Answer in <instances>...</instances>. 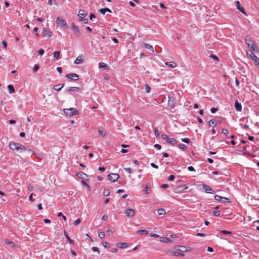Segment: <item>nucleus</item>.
I'll return each instance as SVG.
<instances>
[{"label": "nucleus", "mask_w": 259, "mask_h": 259, "mask_svg": "<svg viewBox=\"0 0 259 259\" xmlns=\"http://www.w3.org/2000/svg\"><path fill=\"white\" fill-rule=\"evenodd\" d=\"M64 86V84H59L54 86V89L56 91H60Z\"/></svg>", "instance_id": "20"}, {"label": "nucleus", "mask_w": 259, "mask_h": 259, "mask_svg": "<svg viewBox=\"0 0 259 259\" xmlns=\"http://www.w3.org/2000/svg\"><path fill=\"white\" fill-rule=\"evenodd\" d=\"M124 169L128 173H132L133 172V171L132 170V168H124Z\"/></svg>", "instance_id": "58"}, {"label": "nucleus", "mask_w": 259, "mask_h": 259, "mask_svg": "<svg viewBox=\"0 0 259 259\" xmlns=\"http://www.w3.org/2000/svg\"><path fill=\"white\" fill-rule=\"evenodd\" d=\"M167 66H168L169 67L174 68L177 66V64L174 62H167L165 63Z\"/></svg>", "instance_id": "26"}, {"label": "nucleus", "mask_w": 259, "mask_h": 259, "mask_svg": "<svg viewBox=\"0 0 259 259\" xmlns=\"http://www.w3.org/2000/svg\"><path fill=\"white\" fill-rule=\"evenodd\" d=\"M71 28L74 31V35L76 37H78L81 35L80 31L78 26H76L74 23H72Z\"/></svg>", "instance_id": "4"}, {"label": "nucleus", "mask_w": 259, "mask_h": 259, "mask_svg": "<svg viewBox=\"0 0 259 259\" xmlns=\"http://www.w3.org/2000/svg\"><path fill=\"white\" fill-rule=\"evenodd\" d=\"M56 22L60 24L61 26L67 27V24L66 21L64 19H61L59 17L56 18Z\"/></svg>", "instance_id": "11"}, {"label": "nucleus", "mask_w": 259, "mask_h": 259, "mask_svg": "<svg viewBox=\"0 0 259 259\" xmlns=\"http://www.w3.org/2000/svg\"><path fill=\"white\" fill-rule=\"evenodd\" d=\"M188 187L186 185H181L175 187L174 189V191L176 193H179L182 192L184 190L187 189Z\"/></svg>", "instance_id": "7"}, {"label": "nucleus", "mask_w": 259, "mask_h": 259, "mask_svg": "<svg viewBox=\"0 0 259 259\" xmlns=\"http://www.w3.org/2000/svg\"><path fill=\"white\" fill-rule=\"evenodd\" d=\"M8 88L10 94H13L15 92V89L13 85H12V84L8 85Z\"/></svg>", "instance_id": "28"}, {"label": "nucleus", "mask_w": 259, "mask_h": 259, "mask_svg": "<svg viewBox=\"0 0 259 259\" xmlns=\"http://www.w3.org/2000/svg\"><path fill=\"white\" fill-rule=\"evenodd\" d=\"M175 248L182 252H186V251H189L191 250V249L189 247L187 248L185 246H175Z\"/></svg>", "instance_id": "9"}, {"label": "nucleus", "mask_w": 259, "mask_h": 259, "mask_svg": "<svg viewBox=\"0 0 259 259\" xmlns=\"http://www.w3.org/2000/svg\"><path fill=\"white\" fill-rule=\"evenodd\" d=\"M145 90L147 93H149L151 91V88L148 84H145Z\"/></svg>", "instance_id": "49"}, {"label": "nucleus", "mask_w": 259, "mask_h": 259, "mask_svg": "<svg viewBox=\"0 0 259 259\" xmlns=\"http://www.w3.org/2000/svg\"><path fill=\"white\" fill-rule=\"evenodd\" d=\"M143 46L144 47H145L146 48L150 50H151L152 52H154L153 48L152 46H151L148 44H146V43H143Z\"/></svg>", "instance_id": "27"}, {"label": "nucleus", "mask_w": 259, "mask_h": 259, "mask_svg": "<svg viewBox=\"0 0 259 259\" xmlns=\"http://www.w3.org/2000/svg\"><path fill=\"white\" fill-rule=\"evenodd\" d=\"M220 211L219 210H214L213 214L215 217H218L220 215Z\"/></svg>", "instance_id": "46"}, {"label": "nucleus", "mask_w": 259, "mask_h": 259, "mask_svg": "<svg viewBox=\"0 0 259 259\" xmlns=\"http://www.w3.org/2000/svg\"><path fill=\"white\" fill-rule=\"evenodd\" d=\"M151 188L147 185L145 187V193L147 194H149L151 192Z\"/></svg>", "instance_id": "36"}, {"label": "nucleus", "mask_w": 259, "mask_h": 259, "mask_svg": "<svg viewBox=\"0 0 259 259\" xmlns=\"http://www.w3.org/2000/svg\"><path fill=\"white\" fill-rule=\"evenodd\" d=\"M99 11H100V12L101 14H102L103 15H104L106 12H110V13L111 12V10L109 9V8H105L101 9L99 10Z\"/></svg>", "instance_id": "25"}, {"label": "nucleus", "mask_w": 259, "mask_h": 259, "mask_svg": "<svg viewBox=\"0 0 259 259\" xmlns=\"http://www.w3.org/2000/svg\"><path fill=\"white\" fill-rule=\"evenodd\" d=\"M252 60L255 62L256 66L259 68V59L255 55H253L252 56Z\"/></svg>", "instance_id": "21"}, {"label": "nucleus", "mask_w": 259, "mask_h": 259, "mask_svg": "<svg viewBox=\"0 0 259 259\" xmlns=\"http://www.w3.org/2000/svg\"><path fill=\"white\" fill-rule=\"evenodd\" d=\"M175 178V176L174 175H170L168 177V180L170 181H172L173 180H174Z\"/></svg>", "instance_id": "56"}, {"label": "nucleus", "mask_w": 259, "mask_h": 259, "mask_svg": "<svg viewBox=\"0 0 259 259\" xmlns=\"http://www.w3.org/2000/svg\"><path fill=\"white\" fill-rule=\"evenodd\" d=\"M66 77L76 81L79 79V76L76 73H70L66 75Z\"/></svg>", "instance_id": "10"}, {"label": "nucleus", "mask_w": 259, "mask_h": 259, "mask_svg": "<svg viewBox=\"0 0 259 259\" xmlns=\"http://www.w3.org/2000/svg\"><path fill=\"white\" fill-rule=\"evenodd\" d=\"M5 243L7 245L11 246H14V243L12 242L9 241L8 240H5Z\"/></svg>", "instance_id": "45"}, {"label": "nucleus", "mask_w": 259, "mask_h": 259, "mask_svg": "<svg viewBox=\"0 0 259 259\" xmlns=\"http://www.w3.org/2000/svg\"><path fill=\"white\" fill-rule=\"evenodd\" d=\"M79 90H80V89L78 87H69V88H68L66 90V91L67 92H69V91L78 92V91H79Z\"/></svg>", "instance_id": "23"}, {"label": "nucleus", "mask_w": 259, "mask_h": 259, "mask_svg": "<svg viewBox=\"0 0 259 259\" xmlns=\"http://www.w3.org/2000/svg\"><path fill=\"white\" fill-rule=\"evenodd\" d=\"M167 143L172 146L175 145L177 143V141L174 138H170L167 140Z\"/></svg>", "instance_id": "19"}, {"label": "nucleus", "mask_w": 259, "mask_h": 259, "mask_svg": "<svg viewBox=\"0 0 259 259\" xmlns=\"http://www.w3.org/2000/svg\"><path fill=\"white\" fill-rule=\"evenodd\" d=\"M214 199L217 201H220L222 203H231V201L228 198L222 197L218 195H216L214 196Z\"/></svg>", "instance_id": "5"}, {"label": "nucleus", "mask_w": 259, "mask_h": 259, "mask_svg": "<svg viewBox=\"0 0 259 259\" xmlns=\"http://www.w3.org/2000/svg\"><path fill=\"white\" fill-rule=\"evenodd\" d=\"M103 245L105 248H108V247H109V246H110L108 242H105V241L103 242Z\"/></svg>", "instance_id": "52"}, {"label": "nucleus", "mask_w": 259, "mask_h": 259, "mask_svg": "<svg viewBox=\"0 0 259 259\" xmlns=\"http://www.w3.org/2000/svg\"><path fill=\"white\" fill-rule=\"evenodd\" d=\"M64 113L69 116H71L74 115H78L79 114L78 111L74 108H71L69 109H65L64 110Z\"/></svg>", "instance_id": "3"}, {"label": "nucleus", "mask_w": 259, "mask_h": 259, "mask_svg": "<svg viewBox=\"0 0 259 259\" xmlns=\"http://www.w3.org/2000/svg\"><path fill=\"white\" fill-rule=\"evenodd\" d=\"M137 234L140 235H146L148 234V231L146 230H139L136 232Z\"/></svg>", "instance_id": "24"}, {"label": "nucleus", "mask_w": 259, "mask_h": 259, "mask_svg": "<svg viewBox=\"0 0 259 259\" xmlns=\"http://www.w3.org/2000/svg\"><path fill=\"white\" fill-rule=\"evenodd\" d=\"M168 252L172 255L178 256V252L175 251L173 250H169Z\"/></svg>", "instance_id": "43"}, {"label": "nucleus", "mask_w": 259, "mask_h": 259, "mask_svg": "<svg viewBox=\"0 0 259 259\" xmlns=\"http://www.w3.org/2000/svg\"><path fill=\"white\" fill-rule=\"evenodd\" d=\"M52 32L47 28H44L42 30V34L44 36L46 37L48 36L50 37L52 35Z\"/></svg>", "instance_id": "12"}, {"label": "nucleus", "mask_w": 259, "mask_h": 259, "mask_svg": "<svg viewBox=\"0 0 259 259\" xmlns=\"http://www.w3.org/2000/svg\"><path fill=\"white\" fill-rule=\"evenodd\" d=\"M78 16L81 18H83L87 16V13L84 10H80L78 13Z\"/></svg>", "instance_id": "22"}, {"label": "nucleus", "mask_w": 259, "mask_h": 259, "mask_svg": "<svg viewBox=\"0 0 259 259\" xmlns=\"http://www.w3.org/2000/svg\"><path fill=\"white\" fill-rule=\"evenodd\" d=\"M92 250L94 252H98V254L100 253L98 247H93L92 248Z\"/></svg>", "instance_id": "51"}, {"label": "nucleus", "mask_w": 259, "mask_h": 259, "mask_svg": "<svg viewBox=\"0 0 259 259\" xmlns=\"http://www.w3.org/2000/svg\"><path fill=\"white\" fill-rule=\"evenodd\" d=\"M154 134H155V136H156V137L158 138L159 137V131H158L157 128H155L154 129Z\"/></svg>", "instance_id": "48"}, {"label": "nucleus", "mask_w": 259, "mask_h": 259, "mask_svg": "<svg viewBox=\"0 0 259 259\" xmlns=\"http://www.w3.org/2000/svg\"><path fill=\"white\" fill-rule=\"evenodd\" d=\"M98 236L100 238L103 239L105 237V234L104 232H99L98 233Z\"/></svg>", "instance_id": "39"}, {"label": "nucleus", "mask_w": 259, "mask_h": 259, "mask_svg": "<svg viewBox=\"0 0 259 259\" xmlns=\"http://www.w3.org/2000/svg\"><path fill=\"white\" fill-rule=\"evenodd\" d=\"M39 68V65L38 64H35L33 68L34 72H36Z\"/></svg>", "instance_id": "40"}, {"label": "nucleus", "mask_w": 259, "mask_h": 259, "mask_svg": "<svg viewBox=\"0 0 259 259\" xmlns=\"http://www.w3.org/2000/svg\"><path fill=\"white\" fill-rule=\"evenodd\" d=\"M222 133L225 135V136H227L228 134V132L227 131V130L226 129H225V128H223L222 130Z\"/></svg>", "instance_id": "50"}, {"label": "nucleus", "mask_w": 259, "mask_h": 259, "mask_svg": "<svg viewBox=\"0 0 259 259\" xmlns=\"http://www.w3.org/2000/svg\"><path fill=\"white\" fill-rule=\"evenodd\" d=\"M107 67V64L103 63V62H100L99 63V67L101 68H105Z\"/></svg>", "instance_id": "41"}, {"label": "nucleus", "mask_w": 259, "mask_h": 259, "mask_svg": "<svg viewBox=\"0 0 259 259\" xmlns=\"http://www.w3.org/2000/svg\"><path fill=\"white\" fill-rule=\"evenodd\" d=\"M60 51L55 52L53 53V57H54V58L56 60H58L59 59V58H60Z\"/></svg>", "instance_id": "29"}, {"label": "nucleus", "mask_w": 259, "mask_h": 259, "mask_svg": "<svg viewBox=\"0 0 259 259\" xmlns=\"http://www.w3.org/2000/svg\"><path fill=\"white\" fill-rule=\"evenodd\" d=\"M246 55H247L248 58H251V59L252 60V56H253V55H254V54L252 51H247Z\"/></svg>", "instance_id": "32"}, {"label": "nucleus", "mask_w": 259, "mask_h": 259, "mask_svg": "<svg viewBox=\"0 0 259 259\" xmlns=\"http://www.w3.org/2000/svg\"><path fill=\"white\" fill-rule=\"evenodd\" d=\"M84 61V57L82 55H79L74 61V63L76 64H79L83 63Z\"/></svg>", "instance_id": "13"}, {"label": "nucleus", "mask_w": 259, "mask_h": 259, "mask_svg": "<svg viewBox=\"0 0 259 259\" xmlns=\"http://www.w3.org/2000/svg\"><path fill=\"white\" fill-rule=\"evenodd\" d=\"M209 125H213V127H215L217 125V122L213 119H211L208 122Z\"/></svg>", "instance_id": "34"}, {"label": "nucleus", "mask_w": 259, "mask_h": 259, "mask_svg": "<svg viewBox=\"0 0 259 259\" xmlns=\"http://www.w3.org/2000/svg\"><path fill=\"white\" fill-rule=\"evenodd\" d=\"M9 147L11 149L16 151H21L22 152L26 151L25 147L20 144L11 142L9 143Z\"/></svg>", "instance_id": "1"}, {"label": "nucleus", "mask_w": 259, "mask_h": 259, "mask_svg": "<svg viewBox=\"0 0 259 259\" xmlns=\"http://www.w3.org/2000/svg\"><path fill=\"white\" fill-rule=\"evenodd\" d=\"M161 242L166 243V242H170L171 240L167 237H163L161 238Z\"/></svg>", "instance_id": "30"}, {"label": "nucleus", "mask_w": 259, "mask_h": 259, "mask_svg": "<svg viewBox=\"0 0 259 259\" xmlns=\"http://www.w3.org/2000/svg\"><path fill=\"white\" fill-rule=\"evenodd\" d=\"M245 43L248 48H251L254 51H258V47L255 44L254 41L250 38H246Z\"/></svg>", "instance_id": "2"}, {"label": "nucleus", "mask_w": 259, "mask_h": 259, "mask_svg": "<svg viewBox=\"0 0 259 259\" xmlns=\"http://www.w3.org/2000/svg\"><path fill=\"white\" fill-rule=\"evenodd\" d=\"M96 17L95 15L93 13H91L90 15V19L92 20L93 18Z\"/></svg>", "instance_id": "62"}, {"label": "nucleus", "mask_w": 259, "mask_h": 259, "mask_svg": "<svg viewBox=\"0 0 259 259\" xmlns=\"http://www.w3.org/2000/svg\"><path fill=\"white\" fill-rule=\"evenodd\" d=\"M110 190L107 189H105L104 190V192H103V194L106 196H108L110 195Z\"/></svg>", "instance_id": "38"}, {"label": "nucleus", "mask_w": 259, "mask_h": 259, "mask_svg": "<svg viewBox=\"0 0 259 259\" xmlns=\"http://www.w3.org/2000/svg\"><path fill=\"white\" fill-rule=\"evenodd\" d=\"M182 141L185 143L189 144L190 143V139L187 138L182 139Z\"/></svg>", "instance_id": "47"}, {"label": "nucleus", "mask_w": 259, "mask_h": 259, "mask_svg": "<svg viewBox=\"0 0 259 259\" xmlns=\"http://www.w3.org/2000/svg\"><path fill=\"white\" fill-rule=\"evenodd\" d=\"M81 222V220L79 219H77L75 222L74 224L75 226H77L79 224H80Z\"/></svg>", "instance_id": "59"}, {"label": "nucleus", "mask_w": 259, "mask_h": 259, "mask_svg": "<svg viewBox=\"0 0 259 259\" xmlns=\"http://www.w3.org/2000/svg\"><path fill=\"white\" fill-rule=\"evenodd\" d=\"M117 247L120 248H124L128 246V243H118L116 245Z\"/></svg>", "instance_id": "18"}, {"label": "nucleus", "mask_w": 259, "mask_h": 259, "mask_svg": "<svg viewBox=\"0 0 259 259\" xmlns=\"http://www.w3.org/2000/svg\"><path fill=\"white\" fill-rule=\"evenodd\" d=\"M76 176L82 180H85V178L88 177L82 171L77 172Z\"/></svg>", "instance_id": "17"}, {"label": "nucleus", "mask_w": 259, "mask_h": 259, "mask_svg": "<svg viewBox=\"0 0 259 259\" xmlns=\"http://www.w3.org/2000/svg\"><path fill=\"white\" fill-rule=\"evenodd\" d=\"M64 235L65 236V237H66V238L67 239V240L69 243H74L73 240H72L71 239H70V238L69 237L68 235L66 233V231H64Z\"/></svg>", "instance_id": "31"}, {"label": "nucleus", "mask_w": 259, "mask_h": 259, "mask_svg": "<svg viewBox=\"0 0 259 259\" xmlns=\"http://www.w3.org/2000/svg\"><path fill=\"white\" fill-rule=\"evenodd\" d=\"M220 233H222L224 235H231L232 234V232L226 230H221Z\"/></svg>", "instance_id": "35"}, {"label": "nucleus", "mask_w": 259, "mask_h": 259, "mask_svg": "<svg viewBox=\"0 0 259 259\" xmlns=\"http://www.w3.org/2000/svg\"><path fill=\"white\" fill-rule=\"evenodd\" d=\"M154 147L157 149L158 150H160L161 149V146L159 144H156L154 145Z\"/></svg>", "instance_id": "55"}, {"label": "nucleus", "mask_w": 259, "mask_h": 259, "mask_svg": "<svg viewBox=\"0 0 259 259\" xmlns=\"http://www.w3.org/2000/svg\"><path fill=\"white\" fill-rule=\"evenodd\" d=\"M203 187L204 189L205 192L206 193L211 194H213L214 193V191L208 185L206 184H203Z\"/></svg>", "instance_id": "14"}, {"label": "nucleus", "mask_w": 259, "mask_h": 259, "mask_svg": "<svg viewBox=\"0 0 259 259\" xmlns=\"http://www.w3.org/2000/svg\"><path fill=\"white\" fill-rule=\"evenodd\" d=\"M126 216L128 218H132L135 215V211L133 209L127 208L125 210Z\"/></svg>", "instance_id": "8"}, {"label": "nucleus", "mask_w": 259, "mask_h": 259, "mask_svg": "<svg viewBox=\"0 0 259 259\" xmlns=\"http://www.w3.org/2000/svg\"><path fill=\"white\" fill-rule=\"evenodd\" d=\"M33 189V187L32 185L31 184H28V190L29 191H32Z\"/></svg>", "instance_id": "57"}, {"label": "nucleus", "mask_w": 259, "mask_h": 259, "mask_svg": "<svg viewBox=\"0 0 259 259\" xmlns=\"http://www.w3.org/2000/svg\"><path fill=\"white\" fill-rule=\"evenodd\" d=\"M178 147L179 148L183 150H185L187 149V146L183 144H180L178 145Z\"/></svg>", "instance_id": "37"}, {"label": "nucleus", "mask_w": 259, "mask_h": 259, "mask_svg": "<svg viewBox=\"0 0 259 259\" xmlns=\"http://www.w3.org/2000/svg\"><path fill=\"white\" fill-rule=\"evenodd\" d=\"M81 183L83 186H86L88 188H90L89 185L83 180L81 181Z\"/></svg>", "instance_id": "53"}, {"label": "nucleus", "mask_w": 259, "mask_h": 259, "mask_svg": "<svg viewBox=\"0 0 259 259\" xmlns=\"http://www.w3.org/2000/svg\"><path fill=\"white\" fill-rule=\"evenodd\" d=\"M98 133L101 135H102L103 136H105L106 135V133H104L103 131H101L100 130H98Z\"/></svg>", "instance_id": "60"}, {"label": "nucleus", "mask_w": 259, "mask_h": 259, "mask_svg": "<svg viewBox=\"0 0 259 259\" xmlns=\"http://www.w3.org/2000/svg\"><path fill=\"white\" fill-rule=\"evenodd\" d=\"M45 51L43 49H40L38 51V54L40 55H42L44 54Z\"/></svg>", "instance_id": "64"}, {"label": "nucleus", "mask_w": 259, "mask_h": 259, "mask_svg": "<svg viewBox=\"0 0 259 259\" xmlns=\"http://www.w3.org/2000/svg\"><path fill=\"white\" fill-rule=\"evenodd\" d=\"M79 21L80 22H83L84 24H87L88 23V20L86 18H81L79 19Z\"/></svg>", "instance_id": "44"}, {"label": "nucleus", "mask_w": 259, "mask_h": 259, "mask_svg": "<svg viewBox=\"0 0 259 259\" xmlns=\"http://www.w3.org/2000/svg\"><path fill=\"white\" fill-rule=\"evenodd\" d=\"M161 138L163 139V140H166V141L167 142V140H168V139H169V138L168 137V136L167 135H166V134H162L161 135Z\"/></svg>", "instance_id": "42"}, {"label": "nucleus", "mask_w": 259, "mask_h": 259, "mask_svg": "<svg viewBox=\"0 0 259 259\" xmlns=\"http://www.w3.org/2000/svg\"><path fill=\"white\" fill-rule=\"evenodd\" d=\"M157 212L159 215H162V214H165V209H164L163 208H159L157 210Z\"/></svg>", "instance_id": "33"}, {"label": "nucleus", "mask_w": 259, "mask_h": 259, "mask_svg": "<svg viewBox=\"0 0 259 259\" xmlns=\"http://www.w3.org/2000/svg\"><path fill=\"white\" fill-rule=\"evenodd\" d=\"M210 57L211 58H212L214 59V60H217V61H218V60H219V58H218V57L217 56L214 55H211L210 56Z\"/></svg>", "instance_id": "63"}, {"label": "nucleus", "mask_w": 259, "mask_h": 259, "mask_svg": "<svg viewBox=\"0 0 259 259\" xmlns=\"http://www.w3.org/2000/svg\"><path fill=\"white\" fill-rule=\"evenodd\" d=\"M218 111V109L217 108L212 107L210 109V111L212 113H214Z\"/></svg>", "instance_id": "54"}, {"label": "nucleus", "mask_w": 259, "mask_h": 259, "mask_svg": "<svg viewBox=\"0 0 259 259\" xmlns=\"http://www.w3.org/2000/svg\"><path fill=\"white\" fill-rule=\"evenodd\" d=\"M236 7H237V8L240 11V12L241 13H242L243 14L247 15L246 13V12L244 10V9L243 8V7L241 5L240 3H239V1H236Z\"/></svg>", "instance_id": "15"}, {"label": "nucleus", "mask_w": 259, "mask_h": 259, "mask_svg": "<svg viewBox=\"0 0 259 259\" xmlns=\"http://www.w3.org/2000/svg\"><path fill=\"white\" fill-rule=\"evenodd\" d=\"M2 44L5 49H7V42L5 40H3L2 41Z\"/></svg>", "instance_id": "61"}, {"label": "nucleus", "mask_w": 259, "mask_h": 259, "mask_svg": "<svg viewBox=\"0 0 259 259\" xmlns=\"http://www.w3.org/2000/svg\"><path fill=\"white\" fill-rule=\"evenodd\" d=\"M235 108L237 111H241L242 110V105L237 100L235 101Z\"/></svg>", "instance_id": "16"}, {"label": "nucleus", "mask_w": 259, "mask_h": 259, "mask_svg": "<svg viewBox=\"0 0 259 259\" xmlns=\"http://www.w3.org/2000/svg\"><path fill=\"white\" fill-rule=\"evenodd\" d=\"M108 179L112 182L117 181L119 178V176L116 174H109L107 176Z\"/></svg>", "instance_id": "6"}]
</instances>
